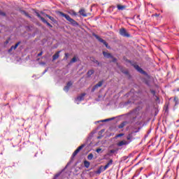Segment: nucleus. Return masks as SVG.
<instances>
[{
    "mask_svg": "<svg viewBox=\"0 0 179 179\" xmlns=\"http://www.w3.org/2000/svg\"><path fill=\"white\" fill-rule=\"evenodd\" d=\"M59 15L60 16L65 17V19H66L68 22H69L70 24H72V26H75V27L79 26V24L78 23V22L75 21V20L72 19L69 15L62 12H59Z\"/></svg>",
    "mask_w": 179,
    "mask_h": 179,
    "instance_id": "obj_1",
    "label": "nucleus"
},
{
    "mask_svg": "<svg viewBox=\"0 0 179 179\" xmlns=\"http://www.w3.org/2000/svg\"><path fill=\"white\" fill-rule=\"evenodd\" d=\"M119 34L122 37H131V35L128 34V32H127V29H125L124 28L120 29L119 31Z\"/></svg>",
    "mask_w": 179,
    "mask_h": 179,
    "instance_id": "obj_2",
    "label": "nucleus"
},
{
    "mask_svg": "<svg viewBox=\"0 0 179 179\" xmlns=\"http://www.w3.org/2000/svg\"><path fill=\"white\" fill-rule=\"evenodd\" d=\"M86 96V94L85 93H83L81 94L80 96H78L76 100H75V103H76V104H79V102L80 101H82L84 99H85V96Z\"/></svg>",
    "mask_w": 179,
    "mask_h": 179,
    "instance_id": "obj_3",
    "label": "nucleus"
},
{
    "mask_svg": "<svg viewBox=\"0 0 179 179\" xmlns=\"http://www.w3.org/2000/svg\"><path fill=\"white\" fill-rule=\"evenodd\" d=\"M129 143H131V141H127L126 140H123V141H119L117 143V146H119V147L127 146V145H129Z\"/></svg>",
    "mask_w": 179,
    "mask_h": 179,
    "instance_id": "obj_4",
    "label": "nucleus"
},
{
    "mask_svg": "<svg viewBox=\"0 0 179 179\" xmlns=\"http://www.w3.org/2000/svg\"><path fill=\"white\" fill-rule=\"evenodd\" d=\"M85 148V144L81 145L80 147H78L73 153L72 155V157H75L76 156V155L78 154L79 152H80V150H82L83 148Z\"/></svg>",
    "mask_w": 179,
    "mask_h": 179,
    "instance_id": "obj_5",
    "label": "nucleus"
},
{
    "mask_svg": "<svg viewBox=\"0 0 179 179\" xmlns=\"http://www.w3.org/2000/svg\"><path fill=\"white\" fill-rule=\"evenodd\" d=\"M85 148V144L81 145L80 147H78L73 153L72 155V157H75L76 156V155L78 154L79 152H80V150H82L83 148Z\"/></svg>",
    "mask_w": 179,
    "mask_h": 179,
    "instance_id": "obj_6",
    "label": "nucleus"
},
{
    "mask_svg": "<svg viewBox=\"0 0 179 179\" xmlns=\"http://www.w3.org/2000/svg\"><path fill=\"white\" fill-rule=\"evenodd\" d=\"M85 148V144L81 145L80 147H78L73 153L72 155V157H75L76 156V155L78 154L79 152H80V150H82L83 148Z\"/></svg>",
    "mask_w": 179,
    "mask_h": 179,
    "instance_id": "obj_7",
    "label": "nucleus"
},
{
    "mask_svg": "<svg viewBox=\"0 0 179 179\" xmlns=\"http://www.w3.org/2000/svg\"><path fill=\"white\" fill-rule=\"evenodd\" d=\"M94 37H96V40L99 41L100 43H102L104 45H106V48H108V43H107V42H106V41H104L103 38H100L97 35H94Z\"/></svg>",
    "mask_w": 179,
    "mask_h": 179,
    "instance_id": "obj_8",
    "label": "nucleus"
},
{
    "mask_svg": "<svg viewBox=\"0 0 179 179\" xmlns=\"http://www.w3.org/2000/svg\"><path fill=\"white\" fill-rule=\"evenodd\" d=\"M36 15L38 16V17H39V19H41V20L43 23H45L47 24V26H48L49 27H52V25H51V24H50L48 22H47V20H45V19H44V17H41V15H40L38 13H37Z\"/></svg>",
    "mask_w": 179,
    "mask_h": 179,
    "instance_id": "obj_9",
    "label": "nucleus"
},
{
    "mask_svg": "<svg viewBox=\"0 0 179 179\" xmlns=\"http://www.w3.org/2000/svg\"><path fill=\"white\" fill-rule=\"evenodd\" d=\"M103 56L105 57V58H112L113 62H117V59L113 58V56L111 55V54L107 53V52H103Z\"/></svg>",
    "mask_w": 179,
    "mask_h": 179,
    "instance_id": "obj_10",
    "label": "nucleus"
},
{
    "mask_svg": "<svg viewBox=\"0 0 179 179\" xmlns=\"http://www.w3.org/2000/svg\"><path fill=\"white\" fill-rule=\"evenodd\" d=\"M139 129H138L137 131H132L131 134H129L127 136V142H130V143L132 142V139H134V137L132 136V134H134V132H139Z\"/></svg>",
    "mask_w": 179,
    "mask_h": 179,
    "instance_id": "obj_11",
    "label": "nucleus"
},
{
    "mask_svg": "<svg viewBox=\"0 0 179 179\" xmlns=\"http://www.w3.org/2000/svg\"><path fill=\"white\" fill-rule=\"evenodd\" d=\"M101 86H103V81H99L96 85H95L92 89V92H94V90H96V89H98V87H101Z\"/></svg>",
    "mask_w": 179,
    "mask_h": 179,
    "instance_id": "obj_12",
    "label": "nucleus"
},
{
    "mask_svg": "<svg viewBox=\"0 0 179 179\" xmlns=\"http://www.w3.org/2000/svg\"><path fill=\"white\" fill-rule=\"evenodd\" d=\"M113 164V159H110L104 166H103L102 171H106L107 169L110 167Z\"/></svg>",
    "mask_w": 179,
    "mask_h": 179,
    "instance_id": "obj_13",
    "label": "nucleus"
},
{
    "mask_svg": "<svg viewBox=\"0 0 179 179\" xmlns=\"http://www.w3.org/2000/svg\"><path fill=\"white\" fill-rule=\"evenodd\" d=\"M72 85H73V83L71 81L67 83L66 86L64 87V92H69V89H70L71 86H72Z\"/></svg>",
    "mask_w": 179,
    "mask_h": 179,
    "instance_id": "obj_14",
    "label": "nucleus"
},
{
    "mask_svg": "<svg viewBox=\"0 0 179 179\" xmlns=\"http://www.w3.org/2000/svg\"><path fill=\"white\" fill-rule=\"evenodd\" d=\"M135 69H136V71H138V72H140V73H143L145 74V72L138 65H135L134 66Z\"/></svg>",
    "mask_w": 179,
    "mask_h": 179,
    "instance_id": "obj_15",
    "label": "nucleus"
},
{
    "mask_svg": "<svg viewBox=\"0 0 179 179\" xmlns=\"http://www.w3.org/2000/svg\"><path fill=\"white\" fill-rule=\"evenodd\" d=\"M79 13H80V15H81V16H83V17H86V16H87L86 11L83 8H82L79 10Z\"/></svg>",
    "mask_w": 179,
    "mask_h": 179,
    "instance_id": "obj_16",
    "label": "nucleus"
},
{
    "mask_svg": "<svg viewBox=\"0 0 179 179\" xmlns=\"http://www.w3.org/2000/svg\"><path fill=\"white\" fill-rule=\"evenodd\" d=\"M20 44V42L17 43L15 45L11 46V48L8 50V52H10L12 50H16L17 47H19V45Z\"/></svg>",
    "mask_w": 179,
    "mask_h": 179,
    "instance_id": "obj_17",
    "label": "nucleus"
},
{
    "mask_svg": "<svg viewBox=\"0 0 179 179\" xmlns=\"http://www.w3.org/2000/svg\"><path fill=\"white\" fill-rule=\"evenodd\" d=\"M60 52L61 51H58L52 56L53 61H55V59H58V58H59Z\"/></svg>",
    "mask_w": 179,
    "mask_h": 179,
    "instance_id": "obj_18",
    "label": "nucleus"
},
{
    "mask_svg": "<svg viewBox=\"0 0 179 179\" xmlns=\"http://www.w3.org/2000/svg\"><path fill=\"white\" fill-rule=\"evenodd\" d=\"M115 117H111V118H108V119H106V120H100L96 122H107L108 121H113V120H114Z\"/></svg>",
    "mask_w": 179,
    "mask_h": 179,
    "instance_id": "obj_19",
    "label": "nucleus"
},
{
    "mask_svg": "<svg viewBox=\"0 0 179 179\" xmlns=\"http://www.w3.org/2000/svg\"><path fill=\"white\" fill-rule=\"evenodd\" d=\"M84 166L86 169H89V167H90V162L88 161H84Z\"/></svg>",
    "mask_w": 179,
    "mask_h": 179,
    "instance_id": "obj_20",
    "label": "nucleus"
},
{
    "mask_svg": "<svg viewBox=\"0 0 179 179\" xmlns=\"http://www.w3.org/2000/svg\"><path fill=\"white\" fill-rule=\"evenodd\" d=\"M117 9L118 10H124V9H125V6L117 5Z\"/></svg>",
    "mask_w": 179,
    "mask_h": 179,
    "instance_id": "obj_21",
    "label": "nucleus"
},
{
    "mask_svg": "<svg viewBox=\"0 0 179 179\" xmlns=\"http://www.w3.org/2000/svg\"><path fill=\"white\" fill-rule=\"evenodd\" d=\"M69 15H71V16H77V13H76V12H75L74 10H70L69 12Z\"/></svg>",
    "mask_w": 179,
    "mask_h": 179,
    "instance_id": "obj_22",
    "label": "nucleus"
},
{
    "mask_svg": "<svg viewBox=\"0 0 179 179\" xmlns=\"http://www.w3.org/2000/svg\"><path fill=\"white\" fill-rule=\"evenodd\" d=\"M94 73V70H90L87 72V76H92V75H93Z\"/></svg>",
    "mask_w": 179,
    "mask_h": 179,
    "instance_id": "obj_23",
    "label": "nucleus"
},
{
    "mask_svg": "<svg viewBox=\"0 0 179 179\" xmlns=\"http://www.w3.org/2000/svg\"><path fill=\"white\" fill-rule=\"evenodd\" d=\"M93 157H94V156H93V154H92V153L89 154L87 156L88 160H92Z\"/></svg>",
    "mask_w": 179,
    "mask_h": 179,
    "instance_id": "obj_24",
    "label": "nucleus"
},
{
    "mask_svg": "<svg viewBox=\"0 0 179 179\" xmlns=\"http://www.w3.org/2000/svg\"><path fill=\"white\" fill-rule=\"evenodd\" d=\"M75 62H76V57H73V59L70 61V64H73Z\"/></svg>",
    "mask_w": 179,
    "mask_h": 179,
    "instance_id": "obj_25",
    "label": "nucleus"
},
{
    "mask_svg": "<svg viewBox=\"0 0 179 179\" xmlns=\"http://www.w3.org/2000/svg\"><path fill=\"white\" fill-rule=\"evenodd\" d=\"M46 17H48V19H50V20H51L52 22H54V17L50 16L49 15H46Z\"/></svg>",
    "mask_w": 179,
    "mask_h": 179,
    "instance_id": "obj_26",
    "label": "nucleus"
},
{
    "mask_svg": "<svg viewBox=\"0 0 179 179\" xmlns=\"http://www.w3.org/2000/svg\"><path fill=\"white\" fill-rule=\"evenodd\" d=\"M69 57V54L65 53V57L64 58V61H66L68 59Z\"/></svg>",
    "mask_w": 179,
    "mask_h": 179,
    "instance_id": "obj_27",
    "label": "nucleus"
},
{
    "mask_svg": "<svg viewBox=\"0 0 179 179\" xmlns=\"http://www.w3.org/2000/svg\"><path fill=\"white\" fill-rule=\"evenodd\" d=\"M124 127H125V122L120 124L119 128H124Z\"/></svg>",
    "mask_w": 179,
    "mask_h": 179,
    "instance_id": "obj_28",
    "label": "nucleus"
},
{
    "mask_svg": "<svg viewBox=\"0 0 179 179\" xmlns=\"http://www.w3.org/2000/svg\"><path fill=\"white\" fill-rule=\"evenodd\" d=\"M121 136H124V134H119L116 135L115 138H121Z\"/></svg>",
    "mask_w": 179,
    "mask_h": 179,
    "instance_id": "obj_29",
    "label": "nucleus"
},
{
    "mask_svg": "<svg viewBox=\"0 0 179 179\" xmlns=\"http://www.w3.org/2000/svg\"><path fill=\"white\" fill-rule=\"evenodd\" d=\"M101 171H103V166H101L100 168V169L98 171V173L100 174V173H101Z\"/></svg>",
    "mask_w": 179,
    "mask_h": 179,
    "instance_id": "obj_30",
    "label": "nucleus"
},
{
    "mask_svg": "<svg viewBox=\"0 0 179 179\" xmlns=\"http://www.w3.org/2000/svg\"><path fill=\"white\" fill-rule=\"evenodd\" d=\"M101 150V148L96 149V153H100V151Z\"/></svg>",
    "mask_w": 179,
    "mask_h": 179,
    "instance_id": "obj_31",
    "label": "nucleus"
},
{
    "mask_svg": "<svg viewBox=\"0 0 179 179\" xmlns=\"http://www.w3.org/2000/svg\"><path fill=\"white\" fill-rule=\"evenodd\" d=\"M0 15H1V16H5V13L0 11Z\"/></svg>",
    "mask_w": 179,
    "mask_h": 179,
    "instance_id": "obj_32",
    "label": "nucleus"
},
{
    "mask_svg": "<svg viewBox=\"0 0 179 179\" xmlns=\"http://www.w3.org/2000/svg\"><path fill=\"white\" fill-rule=\"evenodd\" d=\"M58 177H59V173H57L55 176V179L58 178Z\"/></svg>",
    "mask_w": 179,
    "mask_h": 179,
    "instance_id": "obj_33",
    "label": "nucleus"
},
{
    "mask_svg": "<svg viewBox=\"0 0 179 179\" xmlns=\"http://www.w3.org/2000/svg\"><path fill=\"white\" fill-rule=\"evenodd\" d=\"M155 97H156V101H157V103H159V97L157 96H156Z\"/></svg>",
    "mask_w": 179,
    "mask_h": 179,
    "instance_id": "obj_34",
    "label": "nucleus"
},
{
    "mask_svg": "<svg viewBox=\"0 0 179 179\" xmlns=\"http://www.w3.org/2000/svg\"><path fill=\"white\" fill-rule=\"evenodd\" d=\"M43 55V52H41L40 53L38 54V57H41Z\"/></svg>",
    "mask_w": 179,
    "mask_h": 179,
    "instance_id": "obj_35",
    "label": "nucleus"
},
{
    "mask_svg": "<svg viewBox=\"0 0 179 179\" xmlns=\"http://www.w3.org/2000/svg\"><path fill=\"white\" fill-rule=\"evenodd\" d=\"M96 64H99V62L97 60L95 61Z\"/></svg>",
    "mask_w": 179,
    "mask_h": 179,
    "instance_id": "obj_36",
    "label": "nucleus"
},
{
    "mask_svg": "<svg viewBox=\"0 0 179 179\" xmlns=\"http://www.w3.org/2000/svg\"><path fill=\"white\" fill-rule=\"evenodd\" d=\"M152 94H155V91H152Z\"/></svg>",
    "mask_w": 179,
    "mask_h": 179,
    "instance_id": "obj_37",
    "label": "nucleus"
},
{
    "mask_svg": "<svg viewBox=\"0 0 179 179\" xmlns=\"http://www.w3.org/2000/svg\"><path fill=\"white\" fill-rule=\"evenodd\" d=\"M155 16H159V14H155Z\"/></svg>",
    "mask_w": 179,
    "mask_h": 179,
    "instance_id": "obj_38",
    "label": "nucleus"
},
{
    "mask_svg": "<svg viewBox=\"0 0 179 179\" xmlns=\"http://www.w3.org/2000/svg\"><path fill=\"white\" fill-rule=\"evenodd\" d=\"M110 152H111V153H113V150H111Z\"/></svg>",
    "mask_w": 179,
    "mask_h": 179,
    "instance_id": "obj_39",
    "label": "nucleus"
},
{
    "mask_svg": "<svg viewBox=\"0 0 179 179\" xmlns=\"http://www.w3.org/2000/svg\"><path fill=\"white\" fill-rule=\"evenodd\" d=\"M45 72H47V70H45Z\"/></svg>",
    "mask_w": 179,
    "mask_h": 179,
    "instance_id": "obj_40",
    "label": "nucleus"
},
{
    "mask_svg": "<svg viewBox=\"0 0 179 179\" xmlns=\"http://www.w3.org/2000/svg\"><path fill=\"white\" fill-rule=\"evenodd\" d=\"M125 73H128V72H125Z\"/></svg>",
    "mask_w": 179,
    "mask_h": 179,
    "instance_id": "obj_41",
    "label": "nucleus"
},
{
    "mask_svg": "<svg viewBox=\"0 0 179 179\" xmlns=\"http://www.w3.org/2000/svg\"><path fill=\"white\" fill-rule=\"evenodd\" d=\"M174 101H176V99H174Z\"/></svg>",
    "mask_w": 179,
    "mask_h": 179,
    "instance_id": "obj_42",
    "label": "nucleus"
}]
</instances>
